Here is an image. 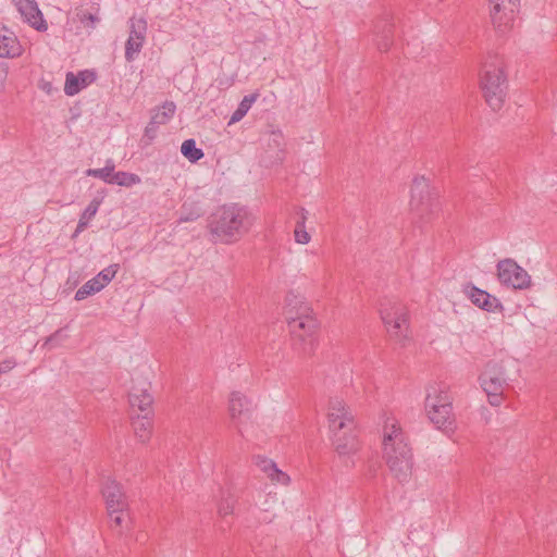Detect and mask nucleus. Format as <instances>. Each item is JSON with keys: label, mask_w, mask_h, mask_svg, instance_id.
Returning <instances> with one entry per match:
<instances>
[{"label": "nucleus", "mask_w": 557, "mask_h": 557, "mask_svg": "<svg viewBox=\"0 0 557 557\" xmlns=\"http://www.w3.org/2000/svg\"><path fill=\"white\" fill-rule=\"evenodd\" d=\"M375 41L379 50L387 51L393 45L394 24L393 18L386 15L380 20L374 26Z\"/></svg>", "instance_id": "nucleus-17"}, {"label": "nucleus", "mask_w": 557, "mask_h": 557, "mask_svg": "<svg viewBox=\"0 0 557 557\" xmlns=\"http://www.w3.org/2000/svg\"><path fill=\"white\" fill-rule=\"evenodd\" d=\"M115 165L111 160L107 161V164L102 169H88L85 174L102 180L107 184H112V176L114 173Z\"/></svg>", "instance_id": "nucleus-28"}, {"label": "nucleus", "mask_w": 557, "mask_h": 557, "mask_svg": "<svg viewBox=\"0 0 557 557\" xmlns=\"http://www.w3.org/2000/svg\"><path fill=\"white\" fill-rule=\"evenodd\" d=\"M380 314L391 339L405 346L406 342L409 339V314L407 309L396 304L389 308L382 306Z\"/></svg>", "instance_id": "nucleus-7"}, {"label": "nucleus", "mask_w": 557, "mask_h": 557, "mask_svg": "<svg viewBox=\"0 0 557 557\" xmlns=\"http://www.w3.org/2000/svg\"><path fill=\"white\" fill-rule=\"evenodd\" d=\"M86 228V222L82 221L77 223L76 230L72 234V239H75Z\"/></svg>", "instance_id": "nucleus-39"}, {"label": "nucleus", "mask_w": 557, "mask_h": 557, "mask_svg": "<svg viewBox=\"0 0 557 557\" xmlns=\"http://www.w3.org/2000/svg\"><path fill=\"white\" fill-rule=\"evenodd\" d=\"M384 458L389 471L399 483L410 480L413 469V455L401 429L393 423L383 437Z\"/></svg>", "instance_id": "nucleus-3"}, {"label": "nucleus", "mask_w": 557, "mask_h": 557, "mask_svg": "<svg viewBox=\"0 0 557 557\" xmlns=\"http://www.w3.org/2000/svg\"><path fill=\"white\" fill-rule=\"evenodd\" d=\"M100 5L98 2H90L88 8L76 9V16L85 28H95L100 22Z\"/></svg>", "instance_id": "nucleus-23"}, {"label": "nucleus", "mask_w": 557, "mask_h": 557, "mask_svg": "<svg viewBox=\"0 0 557 557\" xmlns=\"http://www.w3.org/2000/svg\"><path fill=\"white\" fill-rule=\"evenodd\" d=\"M329 428L332 443L339 457H350L359 450V440L352 414L343 399L331 398L329 404Z\"/></svg>", "instance_id": "nucleus-2"}, {"label": "nucleus", "mask_w": 557, "mask_h": 557, "mask_svg": "<svg viewBox=\"0 0 557 557\" xmlns=\"http://www.w3.org/2000/svg\"><path fill=\"white\" fill-rule=\"evenodd\" d=\"M480 84L487 106L495 112L500 110L507 96L508 81L497 55L484 64Z\"/></svg>", "instance_id": "nucleus-5"}, {"label": "nucleus", "mask_w": 557, "mask_h": 557, "mask_svg": "<svg viewBox=\"0 0 557 557\" xmlns=\"http://www.w3.org/2000/svg\"><path fill=\"white\" fill-rule=\"evenodd\" d=\"M479 380L483 391H504L509 377L503 362L488 361Z\"/></svg>", "instance_id": "nucleus-12"}, {"label": "nucleus", "mask_w": 557, "mask_h": 557, "mask_svg": "<svg viewBox=\"0 0 557 557\" xmlns=\"http://www.w3.org/2000/svg\"><path fill=\"white\" fill-rule=\"evenodd\" d=\"M295 239L298 244H307L310 240V235L307 233L305 227H301V225H296Z\"/></svg>", "instance_id": "nucleus-38"}, {"label": "nucleus", "mask_w": 557, "mask_h": 557, "mask_svg": "<svg viewBox=\"0 0 557 557\" xmlns=\"http://www.w3.org/2000/svg\"><path fill=\"white\" fill-rule=\"evenodd\" d=\"M286 319L294 349L305 356L313 355L318 345L315 335L319 324L311 309L302 306L296 317L288 315Z\"/></svg>", "instance_id": "nucleus-4"}, {"label": "nucleus", "mask_w": 557, "mask_h": 557, "mask_svg": "<svg viewBox=\"0 0 557 557\" xmlns=\"http://www.w3.org/2000/svg\"><path fill=\"white\" fill-rule=\"evenodd\" d=\"M181 152L191 163L198 162L205 156L202 149L197 147L196 140L193 138L183 141Z\"/></svg>", "instance_id": "nucleus-27"}, {"label": "nucleus", "mask_w": 557, "mask_h": 557, "mask_svg": "<svg viewBox=\"0 0 557 557\" xmlns=\"http://www.w3.org/2000/svg\"><path fill=\"white\" fill-rule=\"evenodd\" d=\"M487 395L488 403L492 406H499L503 401V393L504 391H484Z\"/></svg>", "instance_id": "nucleus-37"}, {"label": "nucleus", "mask_w": 557, "mask_h": 557, "mask_svg": "<svg viewBox=\"0 0 557 557\" xmlns=\"http://www.w3.org/2000/svg\"><path fill=\"white\" fill-rule=\"evenodd\" d=\"M445 404H453L448 392L437 384L430 385L426 388L425 409H434L440 405L444 406Z\"/></svg>", "instance_id": "nucleus-22"}, {"label": "nucleus", "mask_w": 557, "mask_h": 557, "mask_svg": "<svg viewBox=\"0 0 557 557\" xmlns=\"http://www.w3.org/2000/svg\"><path fill=\"white\" fill-rule=\"evenodd\" d=\"M101 493L106 499L108 515L116 527H121L128 509L127 498L120 483L115 480L107 479L102 485Z\"/></svg>", "instance_id": "nucleus-8"}, {"label": "nucleus", "mask_w": 557, "mask_h": 557, "mask_svg": "<svg viewBox=\"0 0 557 557\" xmlns=\"http://www.w3.org/2000/svg\"><path fill=\"white\" fill-rule=\"evenodd\" d=\"M17 366V361L14 357H10L0 362V376L7 374Z\"/></svg>", "instance_id": "nucleus-36"}, {"label": "nucleus", "mask_w": 557, "mask_h": 557, "mask_svg": "<svg viewBox=\"0 0 557 557\" xmlns=\"http://www.w3.org/2000/svg\"><path fill=\"white\" fill-rule=\"evenodd\" d=\"M228 410L232 419L248 416L253 410V404L240 392H233L230 397Z\"/></svg>", "instance_id": "nucleus-21"}, {"label": "nucleus", "mask_w": 557, "mask_h": 557, "mask_svg": "<svg viewBox=\"0 0 557 557\" xmlns=\"http://www.w3.org/2000/svg\"><path fill=\"white\" fill-rule=\"evenodd\" d=\"M120 265L117 263L111 264L108 268L100 271L94 278H97L99 284H103V288L114 278Z\"/></svg>", "instance_id": "nucleus-34"}, {"label": "nucleus", "mask_w": 557, "mask_h": 557, "mask_svg": "<svg viewBox=\"0 0 557 557\" xmlns=\"http://www.w3.org/2000/svg\"><path fill=\"white\" fill-rule=\"evenodd\" d=\"M426 413L430 421L441 430H451L455 422L453 414V404L440 405L432 409L426 408Z\"/></svg>", "instance_id": "nucleus-18"}, {"label": "nucleus", "mask_w": 557, "mask_h": 557, "mask_svg": "<svg viewBox=\"0 0 557 557\" xmlns=\"http://www.w3.org/2000/svg\"><path fill=\"white\" fill-rule=\"evenodd\" d=\"M236 504V498L231 493L222 496V499L218 506V512L221 517L233 515Z\"/></svg>", "instance_id": "nucleus-32"}, {"label": "nucleus", "mask_w": 557, "mask_h": 557, "mask_svg": "<svg viewBox=\"0 0 557 557\" xmlns=\"http://www.w3.org/2000/svg\"><path fill=\"white\" fill-rule=\"evenodd\" d=\"M129 36L128 38L137 39L145 42L147 35V21L144 17L132 16L129 18Z\"/></svg>", "instance_id": "nucleus-25"}, {"label": "nucleus", "mask_w": 557, "mask_h": 557, "mask_svg": "<svg viewBox=\"0 0 557 557\" xmlns=\"http://www.w3.org/2000/svg\"><path fill=\"white\" fill-rule=\"evenodd\" d=\"M410 208L423 221H429L440 211L437 194L424 176H417L412 181Z\"/></svg>", "instance_id": "nucleus-6"}, {"label": "nucleus", "mask_w": 557, "mask_h": 557, "mask_svg": "<svg viewBox=\"0 0 557 557\" xmlns=\"http://www.w3.org/2000/svg\"><path fill=\"white\" fill-rule=\"evenodd\" d=\"M60 332H61V331L59 330V331L54 332L52 335H50V336L47 338L46 344H50V343H52L53 341H55V339H57V337L59 336Z\"/></svg>", "instance_id": "nucleus-41"}, {"label": "nucleus", "mask_w": 557, "mask_h": 557, "mask_svg": "<svg viewBox=\"0 0 557 557\" xmlns=\"http://www.w3.org/2000/svg\"><path fill=\"white\" fill-rule=\"evenodd\" d=\"M176 112V104L166 100L161 106L150 110V121L145 127L141 141L145 146L151 145L158 136V129L162 125H166Z\"/></svg>", "instance_id": "nucleus-11"}, {"label": "nucleus", "mask_w": 557, "mask_h": 557, "mask_svg": "<svg viewBox=\"0 0 557 557\" xmlns=\"http://www.w3.org/2000/svg\"><path fill=\"white\" fill-rule=\"evenodd\" d=\"M498 281L515 289H527L531 286V276L513 259L507 258L496 264Z\"/></svg>", "instance_id": "nucleus-10"}, {"label": "nucleus", "mask_w": 557, "mask_h": 557, "mask_svg": "<svg viewBox=\"0 0 557 557\" xmlns=\"http://www.w3.org/2000/svg\"><path fill=\"white\" fill-rule=\"evenodd\" d=\"M143 41H138L137 39L127 38L125 42V59L128 62H132L136 59L138 53L141 51L144 47Z\"/></svg>", "instance_id": "nucleus-33"}, {"label": "nucleus", "mask_w": 557, "mask_h": 557, "mask_svg": "<svg viewBox=\"0 0 557 557\" xmlns=\"http://www.w3.org/2000/svg\"><path fill=\"white\" fill-rule=\"evenodd\" d=\"M253 222L255 216L247 207L223 205L211 214L209 228L221 243L232 244L248 233Z\"/></svg>", "instance_id": "nucleus-1"}, {"label": "nucleus", "mask_w": 557, "mask_h": 557, "mask_svg": "<svg viewBox=\"0 0 557 557\" xmlns=\"http://www.w3.org/2000/svg\"><path fill=\"white\" fill-rule=\"evenodd\" d=\"M150 383H147L146 386L137 387L133 386L132 391L128 395V401L132 407V410L135 411L137 408V414H153L152 404L153 397L149 393Z\"/></svg>", "instance_id": "nucleus-15"}, {"label": "nucleus", "mask_w": 557, "mask_h": 557, "mask_svg": "<svg viewBox=\"0 0 557 557\" xmlns=\"http://www.w3.org/2000/svg\"><path fill=\"white\" fill-rule=\"evenodd\" d=\"M13 2L25 22H27L36 30H47L48 25L35 0H13Z\"/></svg>", "instance_id": "nucleus-14"}, {"label": "nucleus", "mask_w": 557, "mask_h": 557, "mask_svg": "<svg viewBox=\"0 0 557 557\" xmlns=\"http://www.w3.org/2000/svg\"><path fill=\"white\" fill-rule=\"evenodd\" d=\"M96 79L97 74L94 70H83L79 71L77 75L73 72H69L65 77L64 92L66 96H75Z\"/></svg>", "instance_id": "nucleus-16"}, {"label": "nucleus", "mask_w": 557, "mask_h": 557, "mask_svg": "<svg viewBox=\"0 0 557 557\" xmlns=\"http://www.w3.org/2000/svg\"><path fill=\"white\" fill-rule=\"evenodd\" d=\"M103 201V196L95 197L89 205L85 208L83 213L79 216L78 222L85 221L86 227L88 226L89 221L97 214L100 205Z\"/></svg>", "instance_id": "nucleus-31"}, {"label": "nucleus", "mask_w": 557, "mask_h": 557, "mask_svg": "<svg viewBox=\"0 0 557 557\" xmlns=\"http://www.w3.org/2000/svg\"><path fill=\"white\" fill-rule=\"evenodd\" d=\"M153 414H137L132 417V425L136 436L143 442H147L150 438L152 430V418Z\"/></svg>", "instance_id": "nucleus-24"}, {"label": "nucleus", "mask_w": 557, "mask_h": 557, "mask_svg": "<svg viewBox=\"0 0 557 557\" xmlns=\"http://www.w3.org/2000/svg\"><path fill=\"white\" fill-rule=\"evenodd\" d=\"M490 18L495 30L505 34L513 28L520 11V0H487Z\"/></svg>", "instance_id": "nucleus-9"}, {"label": "nucleus", "mask_w": 557, "mask_h": 557, "mask_svg": "<svg viewBox=\"0 0 557 557\" xmlns=\"http://www.w3.org/2000/svg\"><path fill=\"white\" fill-rule=\"evenodd\" d=\"M308 212L305 209L300 210V220L297 221L296 225H301V227H305V222L307 220Z\"/></svg>", "instance_id": "nucleus-40"}, {"label": "nucleus", "mask_w": 557, "mask_h": 557, "mask_svg": "<svg viewBox=\"0 0 557 557\" xmlns=\"http://www.w3.org/2000/svg\"><path fill=\"white\" fill-rule=\"evenodd\" d=\"M101 289H103V284H99L97 278L92 277L77 289L74 298L75 300L81 301L86 299L88 296H91L100 292Z\"/></svg>", "instance_id": "nucleus-29"}, {"label": "nucleus", "mask_w": 557, "mask_h": 557, "mask_svg": "<svg viewBox=\"0 0 557 557\" xmlns=\"http://www.w3.org/2000/svg\"><path fill=\"white\" fill-rule=\"evenodd\" d=\"M22 54L17 37L7 27L0 28V58H16Z\"/></svg>", "instance_id": "nucleus-20"}, {"label": "nucleus", "mask_w": 557, "mask_h": 557, "mask_svg": "<svg viewBox=\"0 0 557 557\" xmlns=\"http://www.w3.org/2000/svg\"><path fill=\"white\" fill-rule=\"evenodd\" d=\"M253 462L271 481L283 485L289 483L290 479L288 474L280 470L272 459L258 455L253 458Z\"/></svg>", "instance_id": "nucleus-19"}, {"label": "nucleus", "mask_w": 557, "mask_h": 557, "mask_svg": "<svg viewBox=\"0 0 557 557\" xmlns=\"http://www.w3.org/2000/svg\"><path fill=\"white\" fill-rule=\"evenodd\" d=\"M462 293L470 301L486 312H503L504 306L495 296L468 282L462 285Z\"/></svg>", "instance_id": "nucleus-13"}, {"label": "nucleus", "mask_w": 557, "mask_h": 557, "mask_svg": "<svg viewBox=\"0 0 557 557\" xmlns=\"http://www.w3.org/2000/svg\"><path fill=\"white\" fill-rule=\"evenodd\" d=\"M258 97V92L245 96L243 100L239 102L237 109L231 115L228 124L239 122L247 114V112L249 111L252 103L257 100Z\"/></svg>", "instance_id": "nucleus-26"}, {"label": "nucleus", "mask_w": 557, "mask_h": 557, "mask_svg": "<svg viewBox=\"0 0 557 557\" xmlns=\"http://www.w3.org/2000/svg\"><path fill=\"white\" fill-rule=\"evenodd\" d=\"M202 215V210L199 207L196 208H187L186 203L182 206L181 214L178 218V222H193L199 219Z\"/></svg>", "instance_id": "nucleus-35"}, {"label": "nucleus", "mask_w": 557, "mask_h": 557, "mask_svg": "<svg viewBox=\"0 0 557 557\" xmlns=\"http://www.w3.org/2000/svg\"><path fill=\"white\" fill-rule=\"evenodd\" d=\"M140 177L137 174L119 171L113 173L112 184H116L123 187H131L140 183Z\"/></svg>", "instance_id": "nucleus-30"}]
</instances>
